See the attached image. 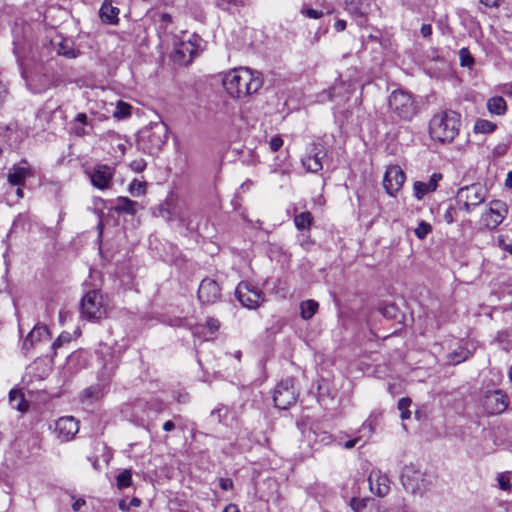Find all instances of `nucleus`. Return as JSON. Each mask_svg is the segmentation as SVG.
I'll return each mask as SVG.
<instances>
[{"mask_svg": "<svg viewBox=\"0 0 512 512\" xmlns=\"http://www.w3.org/2000/svg\"><path fill=\"white\" fill-rule=\"evenodd\" d=\"M116 485L119 489H125L132 485V473L130 470H124L118 474Z\"/></svg>", "mask_w": 512, "mask_h": 512, "instance_id": "473e14b6", "label": "nucleus"}, {"mask_svg": "<svg viewBox=\"0 0 512 512\" xmlns=\"http://www.w3.org/2000/svg\"><path fill=\"white\" fill-rule=\"evenodd\" d=\"M89 176L91 184L99 189H109L112 184L114 176V169L106 164H96L93 168L86 171Z\"/></svg>", "mask_w": 512, "mask_h": 512, "instance_id": "f8f14e48", "label": "nucleus"}, {"mask_svg": "<svg viewBox=\"0 0 512 512\" xmlns=\"http://www.w3.org/2000/svg\"><path fill=\"white\" fill-rule=\"evenodd\" d=\"M405 178V174L399 166L394 165L388 167L383 179V187L387 194L395 196L401 189Z\"/></svg>", "mask_w": 512, "mask_h": 512, "instance_id": "4468645a", "label": "nucleus"}, {"mask_svg": "<svg viewBox=\"0 0 512 512\" xmlns=\"http://www.w3.org/2000/svg\"><path fill=\"white\" fill-rule=\"evenodd\" d=\"M359 440H360V437H356L354 439L348 440L345 442L344 447L346 449H351L359 442Z\"/></svg>", "mask_w": 512, "mask_h": 512, "instance_id": "680f3d73", "label": "nucleus"}, {"mask_svg": "<svg viewBox=\"0 0 512 512\" xmlns=\"http://www.w3.org/2000/svg\"><path fill=\"white\" fill-rule=\"evenodd\" d=\"M168 138V127L159 121L143 128L138 135V143L149 154L157 153Z\"/></svg>", "mask_w": 512, "mask_h": 512, "instance_id": "20e7f679", "label": "nucleus"}, {"mask_svg": "<svg viewBox=\"0 0 512 512\" xmlns=\"http://www.w3.org/2000/svg\"><path fill=\"white\" fill-rule=\"evenodd\" d=\"M334 28L337 32L344 31L346 28V21L342 19L337 20L334 24Z\"/></svg>", "mask_w": 512, "mask_h": 512, "instance_id": "bf43d9fd", "label": "nucleus"}, {"mask_svg": "<svg viewBox=\"0 0 512 512\" xmlns=\"http://www.w3.org/2000/svg\"><path fill=\"white\" fill-rule=\"evenodd\" d=\"M300 13L302 15H304L305 17H308L311 19H319L324 15L323 11L309 8L307 6H303L300 10Z\"/></svg>", "mask_w": 512, "mask_h": 512, "instance_id": "a19ab883", "label": "nucleus"}, {"mask_svg": "<svg viewBox=\"0 0 512 512\" xmlns=\"http://www.w3.org/2000/svg\"><path fill=\"white\" fill-rule=\"evenodd\" d=\"M86 504V501L83 498L76 499L74 503L72 504V509L75 512H78L81 510V508Z\"/></svg>", "mask_w": 512, "mask_h": 512, "instance_id": "4d7b16f0", "label": "nucleus"}, {"mask_svg": "<svg viewBox=\"0 0 512 512\" xmlns=\"http://www.w3.org/2000/svg\"><path fill=\"white\" fill-rule=\"evenodd\" d=\"M361 430L362 431H366L367 430L369 435L372 434L373 430H374L372 422L371 421L364 422L363 425H362Z\"/></svg>", "mask_w": 512, "mask_h": 512, "instance_id": "052dcab7", "label": "nucleus"}, {"mask_svg": "<svg viewBox=\"0 0 512 512\" xmlns=\"http://www.w3.org/2000/svg\"><path fill=\"white\" fill-rule=\"evenodd\" d=\"M197 53V46L190 40L180 42L174 50V61L187 65L192 62Z\"/></svg>", "mask_w": 512, "mask_h": 512, "instance_id": "aec40b11", "label": "nucleus"}, {"mask_svg": "<svg viewBox=\"0 0 512 512\" xmlns=\"http://www.w3.org/2000/svg\"><path fill=\"white\" fill-rule=\"evenodd\" d=\"M243 5V0H217V6L223 10H231Z\"/></svg>", "mask_w": 512, "mask_h": 512, "instance_id": "58836bf2", "label": "nucleus"}, {"mask_svg": "<svg viewBox=\"0 0 512 512\" xmlns=\"http://www.w3.org/2000/svg\"><path fill=\"white\" fill-rule=\"evenodd\" d=\"M401 482L407 491L422 496L431 486V477L410 464L403 468Z\"/></svg>", "mask_w": 512, "mask_h": 512, "instance_id": "39448f33", "label": "nucleus"}, {"mask_svg": "<svg viewBox=\"0 0 512 512\" xmlns=\"http://www.w3.org/2000/svg\"><path fill=\"white\" fill-rule=\"evenodd\" d=\"M129 192L133 196H140L145 192V184L143 182L134 180L129 185Z\"/></svg>", "mask_w": 512, "mask_h": 512, "instance_id": "79ce46f5", "label": "nucleus"}, {"mask_svg": "<svg viewBox=\"0 0 512 512\" xmlns=\"http://www.w3.org/2000/svg\"><path fill=\"white\" fill-rule=\"evenodd\" d=\"M131 113V106L128 103L119 101L116 110L114 111V116L116 118H125Z\"/></svg>", "mask_w": 512, "mask_h": 512, "instance_id": "4c0bfd02", "label": "nucleus"}, {"mask_svg": "<svg viewBox=\"0 0 512 512\" xmlns=\"http://www.w3.org/2000/svg\"><path fill=\"white\" fill-rule=\"evenodd\" d=\"M7 95H8L7 86L2 81H0V106H2L3 103L5 102Z\"/></svg>", "mask_w": 512, "mask_h": 512, "instance_id": "603ef678", "label": "nucleus"}, {"mask_svg": "<svg viewBox=\"0 0 512 512\" xmlns=\"http://www.w3.org/2000/svg\"><path fill=\"white\" fill-rule=\"evenodd\" d=\"M29 175L30 170L27 167L13 166L8 173V182L12 186H22Z\"/></svg>", "mask_w": 512, "mask_h": 512, "instance_id": "b1692460", "label": "nucleus"}, {"mask_svg": "<svg viewBox=\"0 0 512 512\" xmlns=\"http://www.w3.org/2000/svg\"><path fill=\"white\" fill-rule=\"evenodd\" d=\"M238 301L248 309H256L264 301L263 292L249 282H241L235 291Z\"/></svg>", "mask_w": 512, "mask_h": 512, "instance_id": "9d476101", "label": "nucleus"}, {"mask_svg": "<svg viewBox=\"0 0 512 512\" xmlns=\"http://www.w3.org/2000/svg\"><path fill=\"white\" fill-rule=\"evenodd\" d=\"M411 405V399L404 397L398 401V409L401 413V418L403 420L409 419L411 417V411L409 407Z\"/></svg>", "mask_w": 512, "mask_h": 512, "instance_id": "e433bc0d", "label": "nucleus"}, {"mask_svg": "<svg viewBox=\"0 0 512 512\" xmlns=\"http://www.w3.org/2000/svg\"><path fill=\"white\" fill-rule=\"evenodd\" d=\"M431 231V226L430 224L422 221L418 224V226L415 228L414 232H415V235L419 238V239H424L428 234L429 232Z\"/></svg>", "mask_w": 512, "mask_h": 512, "instance_id": "ea45409f", "label": "nucleus"}, {"mask_svg": "<svg viewBox=\"0 0 512 512\" xmlns=\"http://www.w3.org/2000/svg\"><path fill=\"white\" fill-rule=\"evenodd\" d=\"M140 205L138 202L129 199L128 197H118L115 204V210L129 215H135Z\"/></svg>", "mask_w": 512, "mask_h": 512, "instance_id": "393cba45", "label": "nucleus"}, {"mask_svg": "<svg viewBox=\"0 0 512 512\" xmlns=\"http://www.w3.org/2000/svg\"><path fill=\"white\" fill-rule=\"evenodd\" d=\"M86 127H87L86 125L76 124L73 122L71 129L76 136L82 137L89 133V131L86 129Z\"/></svg>", "mask_w": 512, "mask_h": 512, "instance_id": "a18cd8bd", "label": "nucleus"}, {"mask_svg": "<svg viewBox=\"0 0 512 512\" xmlns=\"http://www.w3.org/2000/svg\"><path fill=\"white\" fill-rule=\"evenodd\" d=\"M130 167L135 172H142L146 167V162L144 159H136L131 162Z\"/></svg>", "mask_w": 512, "mask_h": 512, "instance_id": "09e8293b", "label": "nucleus"}, {"mask_svg": "<svg viewBox=\"0 0 512 512\" xmlns=\"http://www.w3.org/2000/svg\"><path fill=\"white\" fill-rule=\"evenodd\" d=\"M57 53L68 59H74L79 55V50L75 49L71 41L63 40L58 44Z\"/></svg>", "mask_w": 512, "mask_h": 512, "instance_id": "c85d7f7f", "label": "nucleus"}, {"mask_svg": "<svg viewBox=\"0 0 512 512\" xmlns=\"http://www.w3.org/2000/svg\"><path fill=\"white\" fill-rule=\"evenodd\" d=\"M42 29L43 25L39 22L28 23L22 20L15 22L12 28L13 52L18 62H21L31 50L36 43L38 32Z\"/></svg>", "mask_w": 512, "mask_h": 512, "instance_id": "7ed1b4c3", "label": "nucleus"}, {"mask_svg": "<svg viewBox=\"0 0 512 512\" xmlns=\"http://www.w3.org/2000/svg\"><path fill=\"white\" fill-rule=\"evenodd\" d=\"M505 187L512 189V170H510L507 173L506 179H505Z\"/></svg>", "mask_w": 512, "mask_h": 512, "instance_id": "0e129e2a", "label": "nucleus"}, {"mask_svg": "<svg viewBox=\"0 0 512 512\" xmlns=\"http://www.w3.org/2000/svg\"><path fill=\"white\" fill-rule=\"evenodd\" d=\"M174 428H175V424L172 421H170V420L166 421L163 424V430L164 431L169 432V431H172Z\"/></svg>", "mask_w": 512, "mask_h": 512, "instance_id": "338daca9", "label": "nucleus"}, {"mask_svg": "<svg viewBox=\"0 0 512 512\" xmlns=\"http://www.w3.org/2000/svg\"><path fill=\"white\" fill-rule=\"evenodd\" d=\"M71 340V335L70 333H62L58 336V338L53 342L52 344V348L54 350L58 349L59 347H61L64 343H69Z\"/></svg>", "mask_w": 512, "mask_h": 512, "instance_id": "c03bdc74", "label": "nucleus"}, {"mask_svg": "<svg viewBox=\"0 0 512 512\" xmlns=\"http://www.w3.org/2000/svg\"><path fill=\"white\" fill-rule=\"evenodd\" d=\"M460 125L459 113L450 109L440 110L429 121V135L435 142L450 143L458 135Z\"/></svg>", "mask_w": 512, "mask_h": 512, "instance_id": "f03ea898", "label": "nucleus"}, {"mask_svg": "<svg viewBox=\"0 0 512 512\" xmlns=\"http://www.w3.org/2000/svg\"><path fill=\"white\" fill-rule=\"evenodd\" d=\"M313 221L310 212H302L294 217V223L298 230L309 229Z\"/></svg>", "mask_w": 512, "mask_h": 512, "instance_id": "c756f323", "label": "nucleus"}, {"mask_svg": "<svg viewBox=\"0 0 512 512\" xmlns=\"http://www.w3.org/2000/svg\"><path fill=\"white\" fill-rule=\"evenodd\" d=\"M107 308L102 295L92 290L85 294L81 303V314L88 320H99L106 316Z\"/></svg>", "mask_w": 512, "mask_h": 512, "instance_id": "0eeeda50", "label": "nucleus"}, {"mask_svg": "<svg viewBox=\"0 0 512 512\" xmlns=\"http://www.w3.org/2000/svg\"><path fill=\"white\" fill-rule=\"evenodd\" d=\"M219 485L223 490H229L233 487V481L229 478H220Z\"/></svg>", "mask_w": 512, "mask_h": 512, "instance_id": "864d4df0", "label": "nucleus"}, {"mask_svg": "<svg viewBox=\"0 0 512 512\" xmlns=\"http://www.w3.org/2000/svg\"><path fill=\"white\" fill-rule=\"evenodd\" d=\"M496 129V125L491 121L485 119H479L474 125V131L476 133H491Z\"/></svg>", "mask_w": 512, "mask_h": 512, "instance_id": "72a5a7b5", "label": "nucleus"}, {"mask_svg": "<svg viewBox=\"0 0 512 512\" xmlns=\"http://www.w3.org/2000/svg\"><path fill=\"white\" fill-rule=\"evenodd\" d=\"M283 146V140L280 136H274L269 141V147L273 152L278 151Z\"/></svg>", "mask_w": 512, "mask_h": 512, "instance_id": "49530a36", "label": "nucleus"}, {"mask_svg": "<svg viewBox=\"0 0 512 512\" xmlns=\"http://www.w3.org/2000/svg\"><path fill=\"white\" fill-rule=\"evenodd\" d=\"M486 199V190L480 184H472L458 190L456 201L467 213L483 203Z\"/></svg>", "mask_w": 512, "mask_h": 512, "instance_id": "423d86ee", "label": "nucleus"}, {"mask_svg": "<svg viewBox=\"0 0 512 512\" xmlns=\"http://www.w3.org/2000/svg\"><path fill=\"white\" fill-rule=\"evenodd\" d=\"M389 106L400 118L410 120L416 114L412 96L402 90L393 91L389 97Z\"/></svg>", "mask_w": 512, "mask_h": 512, "instance_id": "6e6552de", "label": "nucleus"}, {"mask_svg": "<svg viewBox=\"0 0 512 512\" xmlns=\"http://www.w3.org/2000/svg\"><path fill=\"white\" fill-rule=\"evenodd\" d=\"M369 512H387L385 508L376 505L375 502L369 507Z\"/></svg>", "mask_w": 512, "mask_h": 512, "instance_id": "69168bd1", "label": "nucleus"}, {"mask_svg": "<svg viewBox=\"0 0 512 512\" xmlns=\"http://www.w3.org/2000/svg\"><path fill=\"white\" fill-rule=\"evenodd\" d=\"M206 326L209 329L211 334H214L220 327V322L216 318H208L206 321Z\"/></svg>", "mask_w": 512, "mask_h": 512, "instance_id": "de8ad7c7", "label": "nucleus"}, {"mask_svg": "<svg viewBox=\"0 0 512 512\" xmlns=\"http://www.w3.org/2000/svg\"><path fill=\"white\" fill-rule=\"evenodd\" d=\"M222 512H240L236 504H228Z\"/></svg>", "mask_w": 512, "mask_h": 512, "instance_id": "e2e57ef3", "label": "nucleus"}, {"mask_svg": "<svg viewBox=\"0 0 512 512\" xmlns=\"http://www.w3.org/2000/svg\"><path fill=\"white\" fill-rule=\"evenodd\" d=\"M498 487L503 491H510L512 488V472L505 471L497 475Z\"/></svg>", "mask_w": 512, "mask_h": 512, "instance_id": "2f4dec72", "label": "nucleus"}, {"mask_svg": "<svg viewBox=\"0 0 512 512\" xmlns=\"http://www.w3.org/2000/svg\"><path fill=\"white\" fill-rule=\"evenodd\" d=\"M220 297V287L213 279H203L199 285L198 298L204 304L216 302Z\"/></svg>", "mask_w": 512, "mask_h": 512, "instance_id": "f3484780", "label": "nucleus"}, {"mask_svg": "<svg viewBox=\"0 0 512 512\" xmlns=\"http://www.w3.org/2000/svg\"><path fill=\"white\" fill-rule=\"evenodd\" d=\"M395 312H396V307L394 305H388L382 311L384 316H389V317H393Z\"/></svg>", "mask_w": 512, "mask_h": 512, "instance_id": "13d9d810", "label": "nucleus"}, {"mask_svg": "<svg viewBox=\"0 0 512 512\" xmlns=\"http://www.w3.org/2000/svg\"><path fill=\"white\" fill-rule=\"evenodd\" d=\"M508 206L502 200H492L488 209L481 216V223L488 230H495L507 217Z\"/></svg>", "mask_w": 512, "mask_h": 512, "instance_id": "9b49d317", "label": "nucleus"}, {"mask_svg": "<svg viewBox=\"0 0 512 512\" xmlns=\"http://www.w3.org/2000/svg\"><path fill=\"white\" fill-rule=\"evenodd\" d=\"M57 437L62 442L72 440L79 431V423L72 416H64L55 422L54 429Z\"/></svg>", "mask_w": 512, "mask_h": 512, "instance_id": "2eb2a0df", "label": "nucleus"}, {"mask_svg": "<svg viewBox=\"0 0 512 512\" xmlns=\"http://www.w3.org/2000/svg\"><path fill=\"white\" fill-rule=\"evenodd\" d=\"M223 85L232 97L241 98L257 92L262 86V79L258 73L241 67L229 71L224 76Z\"/></svg>", "mask_w": 512, "mask_h": 512, "instance_id": "f257e3e1", "label": "nucleus"}, {"mask_svg": "<svg viewBox=\"0 0 512 512\" xmlns=\"http://www.w3.org/2000/svg\"><path fill=\"white\" fill-rule=\"evenodd\" d=\"M374 500L372 499H356L352 498L350 501V506L355 512H364L365 508H368L373 504Z\"/></svg>", "mask_w": 512, "mask_h": 512, "instance_id": "f704fd0d", "label": "nucleus"}, {"mask_svg": "<svg viewBox=\"0 0 512 512\" xmlns=\"http://www.w3.org/2000/svg\"><path fill=\"white\" fill-rule=\"evenodd\" d=\"M318 303L314 300H306L301 303V316L303 319H310L318 310Z\"/></svg>", "mask_w": 512, "mask_h": 512, "instance_id": "7c9ffc66", "label": "nucleus"}, {"mask_svg": "<svg viewBox=\"0 0 512 512\" xmlns=\"http://www.w3.org/2000/svg\"><path fill=\"white\" fill-rule=\"evenodd\" d=\"M105 394L104 387L100 384L92 385L86 388L81 394V401L83 403H92L99 400Z\"/></svg>", "mask_w": 512, "mask_h": 512, "instance_id": "a878e982", "label": "nucleus"}, {"mask_svg": "<svg viewBox=\"0 0 512 512\" xmlns=\"http://www.w3.org/2000/svg\"><path fill=\"white\" fill-rule=\"evenodd\" d=\"M76 124L91 126L85 113H78L73 121Z\"/></svg>", "mask_w": 512, "mask_h": 512, "instance_id": "8fccbe9b", "label": "nucleus"}, {"mask_svg": "<svg viewBox=\"0 0 512 512\" xmlns=\"http://www.w3.org/2000/svg\"><path fill=\"white\" fill-rule=\"evenodd\" d=\"M487 109L495 115H503L507 110L506 101L501 96H494L487 101Z\"/></svg>", "mask_w": 512, "mask_h": 512, "instance_id": "bb28decb", "label": "nucleus"}, {"mask_svg": "<svg viewBox=\"0 0 512 512\" xmlns=\"http://www.w3.org/2000/svg\"><path fill=\"white\" fill-rule=\"evenodd\" d=\"M420 34L423 38H430L432 35V26L430 24H423L420 29Z\"/></svg>", "mask_w": 512, "mask_h": 512, "instance_id": "3c124183", "label": "nucleus"}, {"mask_svg": "<svg viewBox=\"0 0 512 512\" xmlns=\"http://www.w3.org/2000/svg\"><path fill=\"white\" fill-rule=\"evenodd\" d=\"M345 10L353 17L359 26H364L367 21L369 5L362 0H344Z\"/></svg>", "mask_w": 512, "mask_h": 512, "instance_id": "6ab92c4d", "label": "nucleus"}, {"mask_svg": "<svg viewBox=\"0 0 512 512\" xmlns=\"http://www.w3.org/2000/svg\"><path fill=\"white\" fill-rule=\"evenodd\" d=\"M503 92L506 94V95H509L510 97H512V83L510 84H506L503 88Z\"/></svg>", "mask_w": 512, "mask_h": 512, "instance_id": "774afa93", "label": "nucleus"}, {"mask_svg": "<svg viewBox=\"0 0 512 512\" xmlns=\"http://www.w3.org/2000/svg\"><path fill=\"white\" fill-rule=\"evenodd\" d=\"M459 59L462 67L471 68L474 64V58L468 48L463 47L459 50Z\"/></svg>", "mask_w": 512, "mask_h": 512, "instance_id": "c9c22d12", "label": "nucleus"}, {"mask_svg": "<svg viewBox=\"0 0 512 512\" xmlns=\"http://www.w3.org/2000/svg\"><path fill=\"white\" fill-rule=\"evenodd\" d=\"M49 331L45 325L37 324L23 340L21 350L27 355L33 348L43 341L48 340Z\"/></svg>", "mask_w": 512, "mask_h": 512, "instance_id": "dca6fc26", "label": "nucleus"}, {"mask_svg": "<svg viewBox=\"0 0 512 512\" xmlns=\"http://www.w3.org/2000/svg\"><path fill=\"white\" fill-rule=\"evenodd\" d=\"M325 152L322 147L318 145H313L310 152L307 156L302 159L303 167L311 173H317L322 170V158L324 157Z\"/></svg>", "mask_w": 512, "mask_h": 512, "instance_id": "412c9836", "label": "nucleus"}, {"mask_svg": "<svg viewBox=\"0 0 512 512\" xmlns=\"http://www.w3.org/2000/svg\"><path fill=\"white\" fill-rule=\"evenodd\" d=\"M508 404V397L501 390L488 391L482 399V406L490 415L503 413L507 409Z\"/></svg>", "mask_w": 512, "mask_h": 512, "instance_id": "ddd939ff", "label": "nucleus"}, {"mask_svg": "<svg viewBox=\"0 0 512 512\" xmlns=\"http://www.w3.org/2000/svg\"><path fill=\"white\" fill-rule=\"evenodd\" d=\"M442 179V174L434 173L430 176L427 182L424 181H416L413 184V193L417 200H421L424 196L430 192H434L437 187L439 181Z\"/></svg>", "mask_w": 512, "mask_h": 512, "instance_id": "4be33fe9", "label": "nucleus"}, {"mask_svg": "<svg viewBox=\"0 0 512 512\" xmlns=\"http://www.w3.org/2000/svg\"><path fill=\"white\" fill-rule=\"evenodd\" d=\"M468 354V351L461 350L459 357L458 354H455V357L452 358V361L454 362V364L460 363L468 358Z\"/></svg>", "mask_w": 512, "mask_h": 512, "instance_id": "6e6d98bb", "label": "nucleus"}, {"mask_svg": "<svg viewBox=\"0 0 512 512\" xmlns=\"http://www.w3.org/2000/svg\"><path fill=\"white\" fill-rule=\"evenodd\" d=\"M140 504V499L136 497L132 498L129 502L126 500H121L119 502V509L123 512H128L131 507H138Z\"/></svg>", "mask_w": 512, "mask_h": 512, "instance_id": "37998d69", "label": "nucleus"}, {"mask_svg": "<svg viewBox=\"0 0 512 512\" xmlns=\"http://www.w3.org/2000/svg\"><path fill=\"white\" fill-rule=\"evenodd\" d=\"M480 2L489 8H497L499 7L503 0H480Z\"/></svg>", "mask_w": 512, "mask_h": 512, "instance_id": "5fc2aeb1", "label": "nucleus"}, {"mask_svg": "<svg viewBox=\"0 0 512 512\" xmlns=\"http://www.w3.org/2000/svg\"><path fill=\"white\" fill-rule=\"evenodd\" d=\"M117 4L116 0H104L102 6L100 8L99 14L101 20L110 25H115L118 23L119 18V8L115 6Z\"/></svg>", "mask_w": 512, "mask_h": 512, "instance_id": "5701e85b", "label": "nucleus"}, {"mask_svg": "<svg viewBox=\"0 0 512 512\" xmlns=\"http://www.w3.org/2000/svg\"><path fill=\"white\" fill-rule=\"evenodd\" d=\"M298 392L294 385L292 378L281 380L275 387L273 393V401L275 406L279 409H288L296 403Z\"/></svg>", "mask_w": 512, "mask_h": 512, "instance_id": "1a4fd4ad", "label": "nucleus"}, {"mask_svg": "<svg viewBox=\"0 0 512 512\" xmlns=\"http://www.w3.org/2000/svg\"><path fill=\"white\" fill-rule=\"evenodd\" d=\"M9 401L11 406L18 411H26L27 403L24 400L23 393L20 390L12 389L9 393Z\"/></svg>", "mask_w": 512, "mask_h": 512, "instance_id": "cd10ccee", "label": "nucleus"}, {"mask_svg": "<svg viewBox=\"0 0 512 512\" xmlns=\"http://www.w3.org/2000/svg\"><path fill=\"white\" fill-rule=\"evenodd\" d=\"M368 482L371 492L379 497L387 495L390 490V481L380 470H372Z\"/></svg>", "mask_w": 512, "mask_h": 512, "instance_id": "a211bd4d", "label": "nucleus"}]
</instances>
